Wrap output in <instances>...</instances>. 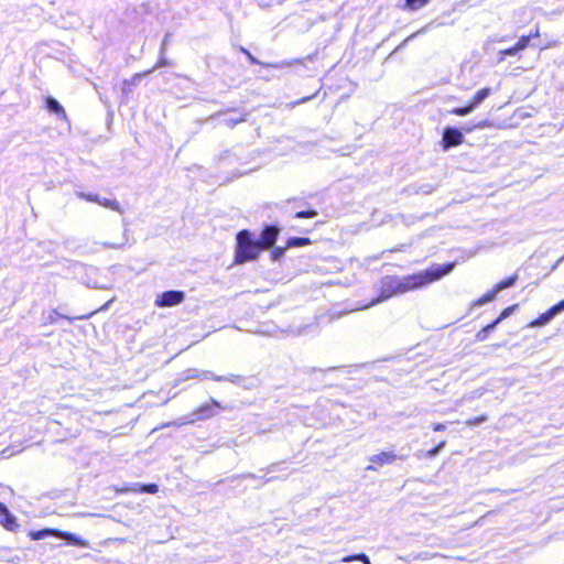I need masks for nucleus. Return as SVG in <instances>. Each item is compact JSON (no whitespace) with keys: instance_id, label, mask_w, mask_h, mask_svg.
<instances>
[{"instance_id":"obj_15","label":"nucleus","mask_w":564,"mask_h":564,"mask_svg":"<svg viewBox=\"0 0 564 564\" xmlns=\"http://www.w3.org/2000/svg\"><path fill=\"white\" fill-rule=\"evenodd\" d=\"M56 535V529H42L37 531H30L29 538L31 540H41L47 536H55Z\"/></svg>"},{"instance_id":"obj_17","label":"nucleus","mask_w":564,"mask_h":564,"mask_svg":"<svg viewBox=\"0 0 564 564\" xmlns=\"http://www.w3.org/2000/svg\"><path fill=\"white\" fill-rule=\"evenodd\" d=\"M517 280H518V274L514 273V274H512V275H510V276L499 281L497 284L494 285V288L499 293L500 291H502L505 289H508V288H511L512 285H514Z\"/></svg>"},{"instance_id":"obj_10","label":"nucleus","mask_w":564,"mask_h":564,"mask_svg":"<svg viewBox=\"0 0 564 564\" xmlns=\"http://www.w3.org/2000/svg\"><path fill=\"white\" fill-rule=\"evenodd\" d=\"M45 107L48 111L54 112L55 115L65 118L66 112L61 104L53 97H48L45 100Z\"/></svg>"},{"instance_id":"obj_29","label":"nucleus","mask_w":564,"mask_h":564,"mask_svg":"<svg viewBox=\"0 0 564 564\" xmlns=\"http://www.w3.org/2000/svg\"><path fill=\"white\" fill-rule=\"evenodd\" d=\"M519 51L517 50L516 45L501 50L499 52L500 59H502L506 55H516Z\"/></svg>"},{"instance_id":"obj_28","label":"nucleus","mask_w":564,"mask_h":564,"mask_svg":"<svg viewBox=\"0 0 564 564\" xmlns=\"http://www.w3.org/2000/svg\"><path fill=\"white\" fill-rule=\"evenodd\" d=\"M288 248L284 247H276L271 251L272 259L278 260L279 258L283 257L285 250Z\"/></svg>"},{"instance_id":"obj_16","label":"nucleus","mask_w":564,"mask_h":564,"mask_svg":"<svg viewBox=\"0 0 564 564\" xmlns=\"http://www.w3.org/2000/svg\"><path fill=\"white\" fill-rule=\"evenodd\" d=\"M151 69L141 73H135L130 79L123 80V91H128L129 87L139 83L144 76L151 74Z\"/></svg>"},{"instance_id":"obj_7","label":"nucleus","mask_w":564,"mask_h":564,"mask_svg":"<svg viewBox=\"0 0 564 564\" xmlns=\"http://www.w3.org/2000/svg\"><path fill=\"white\" fill-rule=\"evenodd\" d=\"M224 409L225 406H223L218 401H216L215 399H210L208 402L199 405L195 410V415L197 420H208L216 414V410Z\"/></svg>"},{"instance_id":"obj_23","label":"nucleus","mask_w":564,"mask_h":564,"mask_svg":"<svg viewBox=\"0 0 564 564\" xmlns=\"http://www.w3.org/2000/svg\"><path fill=\"white\" fill-rule=\"evenodd\" d=\"M475 108L471 107V105L468 102L466 106L464 107H457V108H453L449 110V113L451 115H455V116H466L468 115L469 112H471Z\"/></svg>"},{"instance_id":"obj_20","label":"nucleus","mask_w":564,"mask_h":564,"mask_svg":"<svg viewBox=\"0 0 564 564\" xmlns=\"http://www.w3.org/2000/svg\"><path fill=\"white\" fill-rule=\"evenodd\" d=\"M498 325V321H492L490 324L482 327L479 332L476 334V340L482 341L487 338L488 333L492 330Z\"/></svg>"},{"instance_id":"obj_12","label":"nucleus","mask_w":564,"mask_h":564,"mask_svg":"<svg viewBox=\"0 0 564 564\" xmlns=\"http://www.w3.org/2000/svg\"><path fill=\"white\" fill-rule=\"evenodd\" d=\"M490 94L491 89L489 87L481 88L471 96L468 102L471 105V107L476 108Z\"/></svg>"},{"instance_id":"obj_21","label":"nucleus","mask_w":564,"mask_h":564,"mask_svg":"<svg viewBox=\"0 0 564 564\" xmlns=\"http://www.w3.org/2000/svg\"><path fill=\"white\" fill-rule=\"evenodd\" d=\"M99 205L116 212H120L121 209L120 203L116 199L100 198Z\"/></svg>"},{"instance_id":"obj_36","label":"nucleus","mask_w":564,"mask_h":564,"mask_svg":"<svg viewBox=\"0 0 564 564\" xmlns=\"http://www.w3.org/2000/svg\"><path fill=\"white\" fill-rule=\"evenodd\" d=\"M0 512H7V506L3 502H0Z\"/></svg>"},{"instance_id":"obj_22","label":"nucleus","mask_w":564,"mask_h":564,"mask_svg":"<svg viewBox=\"0 0 564 564\" xmlns=\"http://www.w3.org/2000/svg\"><path fill=\"white\" fill-rule=\"evenodd\" d=\"M341 561L345 562V563L352 562V561H360L364 564H370V560H369V557L365 553H359V554H355V555H347V556L343 557Z\"/></svg>"},{"instance_id":"obj_38","label":"nucleus","mask_w":564,"mask_h":564,"mask_svg":"<svg viewBox=\"0 0 564 564\" xmlns=\"http://www.w3.org/2000/svg\"><path fill=\"white\" fill-rule=\"evenodd\" d=\"M553 44H549L546 46H543L542 50H546L547 47L552 46Z\"/></svg>"},{"instance_id":"obj_8","label":"nucleus","mask_w":564,"mask_h":564,"mask_svg":"<svg viewBox=\"0 0 564 564\" xmlns=\"http://www.w3.org/2000/svg\"><path fill=\"white\" fill-rule=\"evenodd\" d=\"M55 538H59V539H63V540H66L68 543L75 545V546H80V547H84L87 545L86 541L70 532H67V531H61L58 529H56V535Z\"/></svg>"},{"instance_id":"obj_1","label":"nucleus","mask_w":564,"mask_h":564,"mask_svg":"<svg viewBox=\"0 0 564 564\" xmlns=\"http://www.w3.org/2000/svg\"><path fill=\"white\" fill-rule=\"evenodd\" d=\"M455 267V262L433 264L425 271L413 273L403 278L388 276L382 281L380 297L386 300L397 294H403L426 286L447 275Z\"/></svg>"},{"instance_id":"obj_26","label":"nucleus","mask_w":564,"mask_h":564,"mask_svg":"<svg viewBox=\"0 0 564 564\" xmlns=\"http://www.w3.org/2000/svg\"><path fill=\"white\" fill-rule=\"evenodd\" d=\"M486 420H487L486 415H479V416H475V417L466 420L465 424L467 426H475V425H478V424L485 422Z\"/></svg>"},{"instance_id":"obj_30","label":"nucleus","mask_w":564,"mask_h":564,"mask_svg":"<svg viewBox=\"0 0 564 564\" xmlns=\"http://www.w3.org/2000/svg\"><path fill=\"white\" fill-rule=\"evenodd\" d=\"M240 52L242 54H245V56L248 58V61L251 63V64H260L259 61L245 47H240Z\"/></svg>"},{"instance_id":"obj_24","label":"nucleus","mask_w":564,"mask_h":564,"mask_svg":"<svg viewBox=\"0 0 564 564\" xmlns=\"http://www.w3.org/2000/svg\"><path fill=\"white\" fill-rule=\"evenodd\" d=\"M294 216L295 218H314L317 216V210L308 207L306 209L296 212Z\"/></svg>"},{"instance_id":"obj_14","label":"nucleus","mask_w":564,"mask_h":564,"mask_svg":"<svg viewBox=\"0 0 564 564\" xmlns=\"http://www.w3.org/2000/svg\"><path fill=\"white\" fill-rule=\"evenodd\" d=\"M0 513L3 514V519L1 520L2 527L9 531H15L18 529V523L14 516H12L8 509L7 512Z\"/></svg>"},{"instance_id":"obj_19","label":"nucleus","mask_w":564,"mask_h":564,"mask_svg":"<svg viewBox=\"0 0 564 564\" xmlns=\"http://www.w3.org/2000/svg\"><path fill=\"white\" fill-rule=\"evenodd\" d=\"M127 490L132 492H145L154 495L159 491V487L156 484H145L138 488H128Z\"/></svg>"},{"instance_id":"obj_2","label":"nucleus","mask_w":564,"mask_h":564,"mask_svg":"<svg viewBox=\"0 0 564 564\" xmlns=\"http://www.w3.org/2000/svg\"><path fill=\"white\" fill-rule=\"evenodd\" d=\"M262 249L252 232L248 229H241L236 234V247L234 254V264H245L247 262L256 261Z\"/></svg>"},{"instance_id":"obj_25","label":"nucleus","mask_w":564,"mask_h":564,"mask_svg":"<svg viewBox=\"0 0 564 564\" xmlns=\"http://www.w3.org/2000/svg\"><path fill=\"white\" fill-rule=\"evenodd\" d=\"M530 41H531V36L521 35L514 45H516L517 50L520 52V51L525 50L530 45Z\"/></svg>"},{"instance_id":"obj_33","label":"nucleus","mask_w":564,"mask_h":564,"mask_svg":"<svg viewBox=\"0 0 564 564\" xmlns=\"http://www.w3.org/2000/svg\"><path fill=\"white\" fill-rule=\"evenodd\" d=\"M445 445V442H441L437 446H435L434 448L427 451V455L429 456H434L436 455Z\"/></svg>"},{"instance_id":"obj_5","label":"nucleus","mask_w":564,"mask_h":564,"mask_svg":"<svg viewBox=\"0 0 564 564\" xmlns=\"http://www.w3.org/2000/svg\"><path fill=\"white\" fill-rule=\"evenodd\" d=\"M280 235V228L275 225H267L263 227L260 238L257 240L262 251L272 248Z\"/></svg>"},{"instance_id":"obj_32","label":"nucleus","mask_w":564,"mask_h":564,"mask_svg":"<svg viewBox=\"0 0 564 564\" xmlns=\"http://www.w3.org/2000/svg\"><path fill=\"white\" fill-rule=\"evenodd\" d=\"M553 313L556 315L557 313H560L561 311L564 310V299L560 302H557L556 304H554L553 306L550 307Z\"/></svg>"},{"instance_id":"obj_37","label":"nucleus","mask_w":564,"mask_h":564,"mask_svg":"<svg viewBox=\"0 0 564 564\" xmlns=\"http://www.w3.org/2000/svg\"><path fill=\"white\" fill-rule=\"evenodd\" d=\"M312 97H304L301 99L302 102L310 100Z\"/></svg>"},{"instance_id":"obj_35","label":"nucleus","mask_w":564,"mask_h":564,"mask_svg":"<svg viewBox=\"0 0 564 564\" xmlns=\"http://www.w3.org/2000/svg\"><path fill=\"white\" fill-rule=\"evenodd\" d=\"M540 35H541V33H540V28H539V26H536V28H535V30H534V31H532V32H531L530 34H528L527 36H531V40H532V39H536V37H539Z\"/></svg>"},{"instance_id":"obj_31","label":"nucleus","mask_w":564,"mask_h":564,"mask_svg":"<svg viewBox=\"0 0 564 564\" xmlns=\"http://www.w3.org/2000/svg\"><path fill=\"white\" fill-rule=\"evenodd\" d=\"M79 196H80L83 199L87 200V202H93V203H97V204H99V202H100V198H99V196H97V195H91V194H79Z\"/></svg>"},{"instance_id":"obj_9","label":"nucleus","mask_w":564,"mask_h":564,"mask_svg":"<svg viewBox=\"0 0 564 564\" xmlns=\"http://www.w3.org/2000/svg\"><path fill=\"white\" fill-rule=\"evenodd\" d=\"M430 2L431 0H404L403 4L400 6V8L403 11L413 12L424 8Z\"/></svg>"},{"instance_id":"obj_18","label":"nucleus","mask_w":564,"mask_h":564,"mask_svg":"<svg viewBox=\"0 0 564 564\" xmlns=\"http://www.w3.org/2000/svg\"><path fill=\"white\" fill-rule=\"evenodd\" d=\"M498 292L496 291L495 288H492L491 290L487 291L486 293H484L479 299H477L475 301V305H484L488 302H491L496 299Z\"/></svg>"},{"instance_id":"obj_6","label":"nucleus","mask_w":564,"mask_h":564,"mask_svg":"<svg viewBox=\"0 0 564 564\" xmlns=\"http://www.w3.org/2000/svg\"><path fill=\"white\" fill-rule=\"evenodd\" d=\"M403 457L402 456H399L397 454H394L393 452H380L376 455H372L370 457V465H368L366 467L367 470H372V471H376L379 467H382L384 465H390L392 463H394L395 460L398 459H402Z\"/></svg>"},{"instance_id":"obj_27","label":"nucleus","mask_w":564,"mask_h":564,"mask_svg":"<svg viewBox=\"0 0 564 564\" xmlns=\"http://www.w3.org/2000/svg\"><path fill=\"white\" fill-rule=\"evenodd\" d=\"M516 307H517V305H511V306L506 307L505 310H502L500 315L495 321H498V324H499L501 321L507 318L514 311Z\"/></svg>"},{"instance_id":"obj_34","label":"nucleus","mask_w":564,"mask_h":564,"mask_svg":"<svg viewBox=\"0 0 564 564\" xmlns=\"http://www.w3.org/2000/svg\"><path fill=\"white\" fill-rule=\"evenodd\" d=\"M432 429L434 432H443L446 430V425L443 423H435L433 424Z\"/></svg>"},{"instance_id":"obj_3","label":"nucleus","mask_w":564,"mask_h":564,"mask_svg":"<svg viewBox=\"0 0 564 564\" xmlns=\"http://www.w3.org/2000/svg\"><path fill=\"white\" fill-rule=\"evenodd\" d=\"M185 300V293L183 291H165L159 294L154 300L156 307H171L181 304Z\"/></svg>"},{"instance_id":"obj_4","label":"nucleus","mask_w":564,"mask_h":564,"mask_svg":"<svg viewBox=\"0 0 564 564\" xmlns=\"http://www.w3.org/2000/svg\"><path fill=\"white\" fill-rule=\"evenodd\" d=\"M464 143V134L463 132L454 127H447L443 131L441 145L443 150H448L451 148L458 147Z\"/></svg>"},{"instance_id":"obj_13","label":"nucleus","mask_w":564,"mask_h":564,"mask_svg":"<svg viewBox=\"0 0 564 564\" xmlns=\"http://www.w3.org/2000/svg\"><path fill=\"white\" fill-rule=\"evenodd\" d=\"M312 243V240L306 237H290L285 241V248H297V247H305L310 246Z\"/></svg>"},{"instance_id":"obj_11","label":"nucleus","mask_w":564,"mask_h":564,"mask_svg":"<svg viewBox=\"0 0 564 564\" xmlns=\"http://www.w3.org/2000/svg\"><path fill=\"white\" fill-rule=\"evenodd\" d=\"M554 316H555V314L553 313V311L551 308H549L546 312L540 314L535 319L531 321L529 323V326L530 327L543 326V325L547 324Z\"/></svg>"}]
</instances>
